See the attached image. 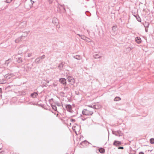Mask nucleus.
Instances as JSON below:
<instances>
[{
  "label": "nucleus",
  "mask_w": 154,
  "mask_h": 154,
  "mask_svg": "<svg viewBox=\"0 0 154 154\" xmlns=\"http://www.w3.org/2000/svg\"><path fill=\"white\" fill-rule=\"evenodd\" d=\"M82 113L85 116L92 115L93 113V111L90 109H85L82 111Z\"/></svg>",
  "instance_id": "1"
},
{
  "label": "nucleus",
  "mask_w": 154,
  "mask_h": 154,
  "mask_svg": "<svg viewBox=\"0 0 154 154\" xmlns=\"http://www.w3.org/2000/svg\"><path fill=\"white\" fill-rule=\"evenodd\" d=\"M19 51L18 54H25L28 51V47L26 46H23L19 47Z\"/></svg>",
  "instance_id": "2"
},
{
  "label": "nucleus",
  "mask_w": 154,
  "mask_h": 154,
  "mask_svg": "<svg viewBox=\"0 0 154 154\" xmlns=\"http://www.w3.org/2000/svg\"><path fill=\"white\" fill-rule=\"evenodd\" d=\"M67 79L68 81L72 85L75 83V80L72 76H68L67 78Z\"/></svg>",
  "instance_id": "3"
},
{
  "label": "nucleus",
  "mask_w": 154,
  "mask_h": 154,
  "mask_svg": "<svg viewBox=\"0 0 154 154\" xmlns=\"http://www.w3.org/2000/svg\"><path fill=\"white\" fill-rule=\"evenodd\" d=\"M93 56L95 59L101 58L102 57V54L100 53H95Z\"/></svg>",
  "instance_id": "4"
},
{
  "label": "nucleus",
  "mask_w": 154,
  "mask_h": 154,
  "mask_svg": "<svg viewBox=\"0 0 154 154\" xmlns=\"http://www.w3.org/2000/svg\"><path fill=\"white\" fill-rule=\"evenodd\" d=\"M66 109L69 112H71L72 111V106L71 105L68 104L65 106Z\"/></svg>",
  "instance_id": "5"
},
{
  "label": "nucleus",
  "mask_w": 154,
  "mask_h": 154,
  "mask_svg": "<svg viewBox=\"0 0 154 154\" xmlns=\"http://www.w3.org/2000/svg\"><path fill=\"white\" fill-rule=\"evenodd\" d=\"M52 23L55 25L57 26L58 23V19L56 18H53L52 20Z\"/></svg>",
  "instance_id": "6"
},
{
  "label": "nucleus",
  "mask_w": 154,
  "mask_h": 154,
  "mask_svg": "<svg viewBox=\"0 0 154 154\" xmlns=\"http://www.w3.org/2000/svg\"><path fill=\"white\" fill-rule=\"evenodd\" d=\"M26 24V21H23L21 23L20 25V27L21 28H23L25 27Z\"/></svg>",
  "instance_id": "7"
},
{
  "label": "nucleus",
  "mask_w": 154,
  "mask_h": 154,
  "mask_svg": "<svg viewBox=\"0 0 154 154\" xmlns=\"http://www.w3.org/2000/svg\"><path fill=\"white\" fill-rule=\"evenodd\" d=\"M121 142L115 140L113 143V145L116 146H118L121 144Z\"/></svg>",
  "instance_id": "8"
},
{
  "label": "nucleus",
  "mask_w": 154,
  "mask_h": 154,
  "mask_svg": "<svg viewBox=\"0 0 154 154\" xmlns=\"http://www.w3.org/2000/svg\"><path fill=\"white\" fill-rule=\"evenodd\" d=\"M59 81L60 83L64 85H66V81L65 78H61L59 79Z\"/></svg>",
  "instance_id": "9"
},
{
  "label": "nucleus",
  "mask_w": 154,
  "mask_h": 154,
  "mask_svg": "<svg viewBox=\"0 0 154 154\" xmlns=\"http://www.w3.org/2000/svg\"><path fill=\"white\" fill-rule=\"evenodd\" d=\"M29 33V32H23L21 35V37L20 38H22L23 37H26L28 34Z\"/></svg>",
  "instance_id": "10"
},
{
  "label": "nucleus",
  "mask_w": 154,
  "mask_h": 154,
  "mask_svg": "<svg viewBox=\"0 0 154 154\" xmlns=\"http://www.w3.org/2000/svg\"><path fill=\"white\" fill-rule=\"evenodd\" d=\"M87 106L91 108L92 110L93 109H98L99 108L98 106H97L96 105H94L93 106L92 105H88Z\"/></svg>",
  "instance_id": "11"
},
{
  "label": "nucleus",
  "mask_w": 154,
  "mask_h": 154,
  "mask_svg": "<svg viewBox=\"0 0 154 154\" xmlns=\"http://www.w3.org/2000/svg\"><path fill=\"white\" fill-rule=\"evenodd\" d=\"M12 75H13L11 74H8L5 75L4 76V77L5 78H6L7 79H10L12 77Z\"/></svg>",
  "instance_id": "12"
},
{
  "label": "nucleus",
  "mask_w": 154,
  "mask_h": 154,
  "mask_svg": "<svg viewBox=\"0 0 154 154\" xmlns=\"http://www.w3.org/2000/svg\"><path fill=\"white\" fill-rule=\"evenodd\" d=\"M38 95V94L37 93L35 92L31 94L30 95V96L32 98H34L36 97Z\"/></svg>",
  "instance_id": "13"
},
{
  "label": "nucleus",
  "mask_w": 154,
  "mask_h": 154,
  "mask_svg": "<svg viewBox=\"0 0 154 154\" xmlns=\"http://www.w3.org/2000/svg\"><path fill=\"white\" fill-rule=\"evenodd\" d=\"M135 41L137 43L139 44L141 42V39L140 38L137 37L135 38Z\"/></svg>",
  "instance_id": "14"
},
{
  "label": "nucleus",
  "mask_w": 154,
  "mask_h": 154,
  "mask_svg": "<svg viewBox=\"0 0 154 154\" xmlns=\"http://www.w3.org/2000/svg\"><path fill=\"white\" fill-rule=\"evenodd\" d=\"M73 57L74 58L77 60H80L82 58L81 56L79 55H76L75 56H74Z\"/></svg>",
  "instance_id": "15"
},
{
  "label": "nucleus",
  "mask_w": 154,
  "mask_h": 154,
  "mask_svg": "<svg viewBox=\"0 0 154 154\" xmlns=\"http://www.w3.org/2000/svg\"><path fill=\"white\" fill-rule=\"evenodd\" d=\"M78 127L79 126L77 125L76 126H73L72 127L73 130L75 131L76 133V130Z\"/></svg>",
  "instance_id": "16"
},
{
  "label": "nucleus",
  "mask_w": 154,
  "mask_h": 154,
  "mask_svg": "<svg viewBox=\"0 0 154 154\" xmlns=\"http://www.w3.org/2000/svg\"><path fill=\"white\" fill-rule=\"evenodd\" d=\"M23 60L21 57H19L17 60V62L19 63H21L23 62Z\"/></svg>",
  "instance_id": "17"
},
{
  "label": "nucleus",
  "mask_w": 154,
  "mask_h": 154,
  "mask_svg": "<svg viewBox=\"0 0 154 154\" xmlns=\"http://www.w3.org/2000/svg\"><path fill=\"white\" fill-rule=\"evenodd\" d=\"M40 59H40V58L39 57L37 58L35 60V63H39V62H40Z\"/></svg>",
  "instance_id": "18"
},
{
  "label": "nucleus",
  "mask_w": 154,
  "mask_h": 154,
  "mask_svg": "<svg viewBox=\"0 0 154 154\" xmlns=\"http://www.w3.org/2000/svg\"><path fill=\"white\" fill-rule=\"evenodd\" d=\"M64 63H60L58 66V68L60 69H61L63 67Z\"/></svg>",
  "instance_id": "19"
},
{
  "label": "nucleus",
  "mask_w": 154,
  "mask_h": 154,
  "mask_svg": "<svg viewBox=\"0 0 154 154\" xmlns=\"http://www.w3.org/2000/svg\"><path fill=\"white\" fill-rule=\"evenodd\" d=\"M99 151L100 152L103 153L105 152V150L103 148H101L99 149Z\"/></svg>",
  "instance_id": "20"
},
{
  "label": "nucleus",
  "mask_w": 154,
  "mask_h": 154,
  "mask_svg": "<svg viewBox=\"0 0 154 154\" xmlns=\"http://www.w3.org/2000/svg\"><path fill=\"white\" fill-rule=\"evenodd\" d=\"M69 88L66 86H65L64 87V91L65 92H66L67 91H68L69 90Z\"/></svg>",
  "instance_id": "21"
},
{
  "label": "nucleus",
  "mask_w": 154,
  "mask_h": 154,
  "mask_svg": "<svg viewBox=\"0 0 154 154\" xmlns=\"http://www.w3.org/2000/svg\"><path fill=\"white\" fill-rule=\"evenodd\" d=\"M116 132L117 134H118V136H122V134L121 131H116Z\"/></svg>",
  "instance_id": "22"
},
{
  "label": "nucleus",
  "mask_w": 154,
  "mask_h": 154,
  "mask_svg": "<svg viewBox=\"0 0 154 154\" xmlns=\"http://www.w3.org/2000/svg\"><path fill=\"white\" fill-rule=\"evenodd\" d=\"M121 100L120 98L118 97H116L114 99V100L115 101H119V100Z\"/></svg>",
  "instance_id": "23"
},
{
  "label": "nucleus",
  "mask_w": 154,
  "mask_h": 154,
  "mask_svg": "<svg viewBox=\"0 0 154 154\" xmlns=\"http://www.w3.org/2000/svg\"><path fill=\"white\" fill-rule=\"evenodd\" d=\"M51 107L52 109L55 111H56L57 110V107L55 105H51Z\"/></svg>",
  "instance_id": "24"
},
{
  "label": "nucleus",
  "mask_w": 154,
  "mask_h": 154,
  "mask_svg": "<svg viewBox=\"0 0 154 154\" xmlns=\"http://www.w3.org/2000/svg\"><path fill=\"white\" fill-rule=\"evenodd\" d=\"M11 60V59H8V60H7L5 62V64L6 65H8V64L9 63V61Z\"/></svg>",
  "instance_id": "25"
},
{
  "label": "nucleus",
  "mask_w": 154,
  "mask_h": 154,
  "mask_svg": "<svg viewBox=\"0 0 154 154\" xmlns=\"http://www.w3.org/2000/svg\"><path fill=\"white\" fill-rule=\"evenodd\" d=\"M150 143L151 144H153L154 143V139L151 138L150 140Z\"/></svg>",
  "instance_id": "26"
},
{
  "label": "nucleus",
  "mask_w": 154,
  "mask_h": 154,
  "mask_svg": "<svg viewBox=\"0 0 154 154\" xmlns=\"http://www.w3.org/2000/svg\"><path fill=\"white\" fill-rule=\"evenodd\" d=\"M6 82L5 80H2V81H0V84H4L6 83Z\"/></svg>",
  "instance_id": "27"
},
{
  "label": "nucleus",
  "mask_w": 154,
  "mask_h": 154,
  "mask_svg": "<svg viewBox=\"0 0 154 154\" xmlns=\"http://www.w3.org/2000/svg\"><path fill=\"white\" fill-rule=\"evenodd\" d=\"M132 48H126L127 51L129 52L132 49Z\"/></svg>",
  "instance_id": "28"
},
{
  "label": "nucleus",
  "mask_w": 154,
  "mask_h": 154,
  "mask_svg": "<svg viewBox=\"0 0 154 154\" xmlns=\"http://www.w3.org/2000/svg\"><path fill=\"white\" fill-rule=\"evenodd\" d=\"M21 38H19L17 39H16L15 40V42L16 43H18L20 40Z\"/></svg>",
  "instance_id": "29"
},
{
  "label": "nucleus",
  "mask_w": 154,
  "mask_h": 154,
  "mask_svg": "<svg viewBox=\"0 0 154 154\" xmlns=\"http://www.w3.org/2000/svg\"><path fill=\"white\" fill-rule=\"evenodd\" d=\"M145 25L147 27H148L149 25V23H145L144 24V26Z\"/></svg>",
  "instance_id": "30"
},
{
  "label": "nucleus",
  "mask_w": 154,
  "mask_h": 154,
  "mask_svg": "<svg viewBox=\"0 0 154 154\" xmlns=\"http://www.w3.org/2000/svg\"><path fill=\"white\" fill-rule=\"evenodd\" d=\"M112 133L116 136H118V134L117 133L116 131H112Z\"/></svg>",
  "instance_id": "31"
},
{
  "label": "nucleus",
  "mask_w": 154,
  "mask_h": 154,
  "mask_svg": "<svg viewBox=\"0 0 154 154\" xmlns=\"http://www.w3.org/2000/svg\"><path fill=\"white\" fill-rule=\"evenodd\" d=\"M12 0H6L5 2L7 3H9L11 2Z\"/></svg>",
  "instance_id": "32"
},
{
  "label": "nucleus",
  "mask_w": 154,
  "mask_h": 154,
  "mask_svg": "<svg viewBox=\"0 0 154 154\" xmlns=\"http://www.w3.org/2000/svg\"><path fill=\"white\" fill-rule=\"evenodd\" d=\"M40 58V59H44L45 58V55H43L41 57H39Z\"/></svg>",
  "instance_id": "33"
},
{
  "label": "nucleus",
  "mask_w": 154,
  "mask_h": 154,
  "mask_svg": "<svg viewBox=\"0 0 154 154\" xmlns=\"http://www.w3.org/2000/svg\"><path fill=\"white\" fill-rule=\"evenodd\" d=\"M144 27H145V31L146 32H147L148 31V28L145 25H144Z\"/></svg>",
  "instance_id": "34"
},
{
  "label": "nucleus",
  "mask_w": 154,
  "mask_h": 154,
  "mask_svg": "<svg viewBox=\"0 0 154 154\" xmlns=\"http://www.w3.org/2000/svg\"><path fill=\"white\" fill-rule=\"evenodd\" d=\"M116 26H114L112 27V30H115L116 29Z\"/></svg>",
  "instance_id": "35"
},
{
  "label": "nucleus",
  "mask_w": 154,
  "mask_h": 154,
  "mask_svg": "<svg viewBox=\"0 0 154 154\" xmlns=\"http://www.w3.org/2000/svg\"><path fill=\"white\" fill-rule=\"evenodd\" d=\"M85 40L88 42H90V39H89L88 38H86V39H85Z\"/></svg>",
  "instance_id": "36"
},
{
  "label": "nucleus",
  "mask_w": 154,
  "mask_h": 154,
  "mask_svg": "<svg viewBox=\"0 0 154 154\" xmlns=\"http://www.w3.org/2000/svg\"><path fill=\"white\" fill-rule=\"evenodd\" d=\"M32 55V54L31 53H29L28 54V57H31Z\"/></svg>",
  "instance_id": "37"
},
{
  "label": "nucleus",
  "mask_w": 154,
  "mask_h": 154,
  "mask_svg": "<svg viewBox=\"0 0 154 154\" xmlns=\"http://www.w3.org/2000/svg\"><path fill=\"white\" fill-rule=\"evenodd\" d=\"M49 3L50 4H51L53 2V0H48Z\"/></svg>",
  "instance_id": "38"
},
{
  "label": "nucleus",
  "mask_w": 154,
  "mask_h": 154,
  "mask_svg": "<svg viewBox=\"0 0 154 154\" xmlns=\"http://www.w3.org/2000/svg\"><path fill=\"white\" fill-rule=\"evenodd\" d=\"M137 20L138 21H139V22H140L141 21V19H140V18L139 17V18H137Z\"/></svg>",
  "instance_id": "39"
},
{
  "label": "nucleus",
  "mask_w": 154,
  "mask_h": 154,
  "mask_svg": "<svg viewBox=\"0 0 154 154\" xmlns=\"http://www.w3.org/2000/svg\"><path fill=\"white\" fill-rule=\"evenodd\" d=\"M118 149H124L123 147H119L118 148Z\"/></svg>",
  "instance_id": "40"
},
{
  "label": "nucleus",
  "mask_w": 154,
  "mask_h": 154,
  "mask_svg": "<svg viewBox=\"0 0 154 154\" xmlns=\"http://www.w3.org/2000/svg\"><path fill=\"white\" fill-rule=\"evenodd\" d=\"M71 121L72 122H74L75 121V120L74 119H71Z\"/></svg>",
  "instance_id": "41"
},
{
  "label": "nucleus",
  "mask_w": 154,
  "mask_h": 154,
  "mask_svg": "<svg viewBox=\"0 0 154 154\" xmlns=\"http://www.w3.org/2000/svg\"><path fill=\"white\" fill-rule=\"evenodd\" d=\"M53 99L52 98L49 100V101L50 103H51V101H53Z\"/></svg>",
  "instance_id": "42"
},
{
  "label": "nucleus",
  "mask_w": 154,
  "mask_h": 154,
  "mask_svg": "<svg viewBox=\"0 0 154 154\" xmlns=\"http://www.w3.org/2000/svg\"><path fill=\"white\" fill-rule=\"evenodd\" d=\"M81 119L83 121H84L86 119L85 118H81Z\"/></svg>",
  "instance_id": "43"
},
{
  "label": "nucleus",
  "mask_w": 154,
  "mask_h": 154,
  "mask_svg": "<svg viewBox=\"0 0 154 154\" xmlns=\"http://www.w3.org/2000/svg\"><path fill=\"white\" fill-rule=\"evenodd\" d=\"M139 154H144V153L143 152H139Z\"/></svg>",
  "instance_id": "44"
},
{
  "label": "nucleus",
  "mask_w": 154,
  "mask_h": 154,
  "mask_svg": "<svg viewBox=\"0 0 154 154\" xmlns=\"http://www.w3.org/2000/svg\"><path fill=\"white\" fill-rule=\"evenodd\" d=\"M85 38V37H84V36H83V37H82V39H85V38Z\"/></svg>",
  "instance_id": "45"
},
{
  "label": "nucleus",
  "mask_w": 154,
  "mask_h": 154,
  "mask_svg": "<svg viewBox=\"0 0 154 154\" xmlns=\"http://www.w3.org/2000/svg\"><path fill=\"white\" fill-rule=\"evenodd\" d=\"M1 91V89L0 88V92Z\"/></svg>",
  "instance_id": "46"
},
{
  "label": "nucleus",
  "mask_w": 154,
  "mask_h": 154,
  "mask_svg": "<svg viewBox=\"0 0 154 154\" xmlns=\"http://www.w3.org/2000/svg\"><path fill=\"white\" fill-rule=\"evenodd\" d=\"M58 106H60V105H59V104H58L57 105Z\"/></svg>",
  "instance_id": "47"
},
{
  "label": "nucleus",
  "mask_w": 154,
  "mask_h": 154,
  "mask_svg": "<svg viewBox=\"0 0 154 154\" xmlns=\"http://www.w3.org/2000/svg\"><path fill=\"white\" fill-rule=\"evenodd\" d=\"M53 85H54V86H56V85H55L54 84Z\"/></svg>",
  "instance_id": "48"
},
{
  "label": "nucleus",
  "mask_w": 154,
  "mask_h": 154,
  "mask_svg": "<svg viewBox=\"0 0 154 154\" xmlns=\"http://www.w3.org/2000/svg\"><path fill=\"white\" fill-rule=\"evenodd\" d=\"M64 10H65V8H63Z\"/></svg>",
  "instance_id": "49"
}]
</instances>
